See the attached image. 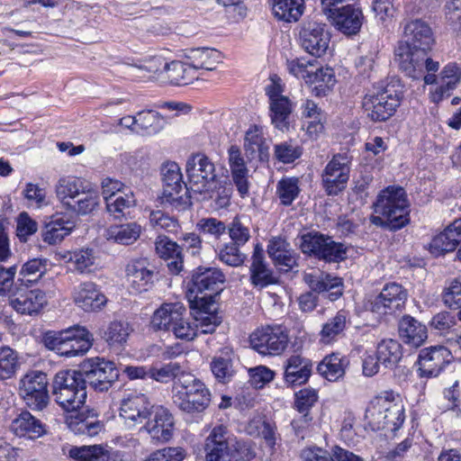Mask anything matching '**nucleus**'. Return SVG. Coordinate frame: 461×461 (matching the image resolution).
I'll list each match as a JSON object with an SVG mask.
<instances>
[{
	"label": "nucleus",
	"mask_w": 461,
	"mask_h": 461,
	"mask_svg": "<svg viewBox=\"0 0 461 461\" xmlns=\"http://www.w3.org/2000/svg\"><path fill=\"white\" fill-rule=\"evenodd\" d=\"M19 368V356L10 347L0 348V381L13 377Z\"/></svg>",
	"instance_id": "13d9d810"
},
{
	"label": "nucleus",
	"mask_w": 461,
	"mask_h": 461,
	"mask_svg": "<svg viewBox=\"0 0 461 461\" xmlns=\"http://www.w3.org/2000/svg\"><path fill=\"white\" fill-rule=\"evenodd\" d=\"M312 361L300 355L290 356L284 363L285 382L292 386L305 384L312 374Z\"/></svg>",
	"instance_id": "b1692460"
},
{
	"label": "nucleus",
	"mask_w": 461,
	"mask_h": 461,
	"mask_svg": "<svg viewBox=\"0 0 461 461\" xmlns=\"http://www.w3.org/2000/svg\"><path fill=\"white\" fill-rule=\"evenodd\" d=\"M352 158L348 153L335 154L321 173V185L328 195H337L348 184Z\"/></svg>",
	"instance_id": "9b49d317"
},
{
	"label": "nucleus",
	"mask_w": 461,
	"mask_h": 461,
	"mask_svg": "<svg viewBox=\"0 0 461 461\" xmlns=\"http://www.w3.org/2000/svg\"><path fill=\"white\" fill-rule=\"evenodd\" d=\"M52 395L65 411H76L86 402L87 393L84 378L78 370H60L52 381Z\"/></svg>",
	"instance_id": "20e7f679"
},
{
	"label": "nucleus",
	"mask_w": 461,
	"mask_h": 461,
	"mask_svg": "<svg viewBox=\"0 0 461 461\" xmlns=\"http://www.w3.org/2000/svg\"><path fill=\"white\" fill-rule=\"evenodd\" d=\"M211 370L214 377L222 384L228 383L233 376L232 362L227 357H214L211 362Z\"/></svg>",
	"instance_id": "338daca9"
},
{
	"label": "nucleus",
	"mask_w": 461,
	"mask_h": 461,
	"mask_svg": "<svg viewBox=\"0 0 461 461\" xmlns=\"http://www.w3.org/2000/svg\"><path fill=\"white\" fill-rule=\"evenodd\" d=\"M166 65H168V62L161 56H154L149 59H147L143 61H140L139 64L130 65L132 68L133 75L145 78L147 77V74L152 75L161 72H166Z\"/></svg>",
	"instance_id": "052dcab7"
},
{
	"label": "nucleus",
	"mask_w": 461,
	"mask_h": 461,
	"mask_svg": "<svg viewBox=\"0 0 461 461\" xmlns=\"http://www.w3.org/2000/svg\"><path fill=\"white\" fill-rule=\"evenodd\" d=\"M303 281L311 288V292L302 294L298 298L300 309L304 312H312L317 306L318 297L314 293L326 295L334 302L343 294V283L341 278L325 273H306Z\"/></svg>",
	"instance_id": "423d86ee"
},
{
	"label": "nucleus",
	"mask_w": 461,
	"mask_h": 461,
	"mask_svg": "<svg viewBox=\"0 0 461 461\" xmlns=\"http://www.w3.org/2000/svg\"><path fill=\"white\" fill-rule=\"evenodd\" d=\"M244 149L249 159L256 158L260 160L263 159L267 148L265 147V139L261 128L257 125L249 128L245 134Z\"/></svg>",
	"instance_id": "79ce46f5"
},
{
	"label": "nucleus",
	"mask_w": 461,
	"mask_h": 461,
	"mask_svg": "<svg viewBox=\"0 0 461 461\" xmlns=\"http://www.w3.org/2000/svg\"><path fill=\"white\" fill-rule=\"evenodd\" d=\"M298 179L295 177H284L276 185V194L285 206H289L300 193Z\"/></svg>",
	"instance_id": "e2e57ef3"
},
{
	"label": "nucleus",
	"mask_w": 461,
	"mask_h": 461,
	"mask_svg": "<svg viewBox=\"0 0 461 461\" xmlns=\"http://www.w3.org/2000/svg\"><path fill=\"white\" fill-rule=\"evenodd\" d=\"M384 411H386V404H384V395L376 397L366 408L365 419L373 430L386 429Z\"/></svg>",
	"instance_id": "5fc2aeb1"
},
{
	"label": "nucleus",
	"mask_w": 461,
	"mask_h": 461,
	"mask_svg": "<svg viewBox=\"0 0 461 461\" xmlns=\"http://www.w3.org/2000/svg\"><path fill=\"white\" fill-rule=\"evenodd\" d=\"M48 384L49 380L45 373L32 371L20 380L19 393L28 407L41 411L50 400Z\"/></svg>",
	"instance_id": "f8f14e48"
},
{
	"label": "nucleus",
	"mask_w": 461,
	"mask_h": 461,
	"mask_svg": "<svg viewBox=\"0 0 461 461\" xmlns=\"http://www.w3.org/2000/svg\"><path fill=\"white\" fill-rule=\"evenodd\" d=\"M141 230L137 222L114 225L107 230V239L119 244L131 245L140 238Z\"/></svg>",
	"instance_id": "37998d69"
},
{
	"label": "nucleus",
	"mask_w": 461,
	"mask_h": 461,
	"mask_svg": "<svg viewBox=\"0 0 461 461\" xmlns=\"http://www.w3.org/2000/svg\"><path fill=\"white\" fill-rule=\"evenodd\" d=\"M370 221L391 230H400L409 222V203L403 188L388 186L382 190L373 203Z\"/></svg>",
	"instance_id": "f03ea898"
},
{
	"label": "nucleus",
	"mask_w": 461,
	"mask_h": 461,
	"mask_svg": "<svg viewBox=\"0 0 461 461\" xmlns=\"http://www.w3.org/2000/svg\"><path fill=\"white\" fill-rule=\"evenodd\" d=\"M399 335L411 347H420L428 338L427 327L415 318L405 315L399 322Z\"/></svg>",
	"instance_id": "c85d7f7f"
},
{
	"label": "nucleus",
	"mask_w": 461,
	"mask_h": 461,
	"mask_svg": "<svg viewBox=\"0 0 461 461\" xmlns=\"http://www.w3.org/2000/svg\"><path fill=\"white\" fill-rule=\"evenodd\" d=\"M250 346L261 355H280L287 347L288 336L279 326H266L249 336Z\"/></svg>",
	"instance_id": "ddd939ff"
},
{
	"label": "nucleus",
	"mask_w": 461,
	"mask_h": 461,
	"mask_svg": "<svg viewBox=\"0 0 461 461\" xmlns=\"http://www.w3.org/2000/svg\"><path fill=\"white\" fill-rule=\"evenodd\" d=\"M181 374L185 373L182 372V366L176 362H170L161 366H151L149 368V378L163 384H167L171 380L175 382Z\"/></svg>",
	"instance_id": "680f3d73"
},
{
	"label": "nucleus",
	"mask_w": 461,
	"mask_h": 461,
	"mask_svg": "<svg viewBox=\"0 0 461 461\" xmlns=\"http://www.w3.org/2000/svg\"><path fill=\"white\" fill-rule=\"evenodd\" d=\"M190 193L212 198V187H217L214 164L204 155L195 154L186 162Z\"/></svg>",
	"instance_id": "1a4fd4ad"
},
{
	"label": "nucleus",
	"mask_w": 461,
	"mask_h": 461,
	"mask_svg": "<svg viewBox=\"0 0 461 461\" xmlns=\"http://www.w3.org/2000/svg\"><path fill=\"white\" fill-rule=\"evenodd\" d=\"M347 365L346 357H341L339 353H332L323 358L318 365L317 370L327 380L337 381L344 375Z\"/></svg>",
	"instance_id": "a19ab883"
},
{
	"label": "nucleus",
	"mask_w": 461,
	"mask_h": 461,
	"mask_svg": "<svg viewBox=\"0 0 461 461\" xmlns=\"http://www.w3.org/2000/svg\"><path fill=\"white\" fill-rule=\"evenodd\" d=\"M188 65L196 72L198 69L213 70L221 62V53L210 48H197L188 50L185 54Z\"/></svg>",
	"instance_id": "473e14b6"
},
{
	"label": "nucleus",
	"mask_w": 461,
	"mask_h": 461,
	"mask_svg": "<svg viewBox=\"0 0 461 461\" xmlns=\"http://www.w3.org/2000/svg\"><path fill=\"white\" fill-rule=\"evenodd\" d=\"M327 237L318 231H309L296 238V245L303 254L319 259L323 245L328 240Z\"/></svg>",
	"instance_id": "8fccbe9b"
},
{
	"label": "nucleus",
	"mask_w": 461,
	"mask_h": 461,
	"mask_svg": "<svg viewBox=\"0 0 461 461\" xmlns=\"http://www.w3.org/2000/svg\"><path fill=\"white\" fill-rule=\"evenodd\" d=\"M272 14L278 21L295 23L303 14L304 0H270Z\"/></svg>",
	"instance_id": "f704fd0d"
},
{
	"label": "nucleus",
	"mask_w": 461,
	"mask_h": 461,
	"mask_svg": "<svg viewBox=\"0 0 461 461\" xmlns=\"http://www.w3.org/2000/svg\"><path fill=\"white\" fill-rule=\"evenodd\" d=\"M47 304L46 294L38 288L29 289L21 286L10 299V305L18 313L33 315L41 312Z\"/></svg>",
	"instance_id": "aec40b11"
},
{
	"label": "nucleus",
	"mask_w": 461,
	"mask_h": 461,
	"mask_svg": "<svg viewBox=\"0 0 461 461\" xmlns=\"http://www.w3.org/2000/svg\"><path fill=\"white\" fill-rule=\"evenodd\" d=\"M270 117L276 128L285 131L289 127V118L293 111V104L288 97L275 99L269 103Z\"/></svg>",
	"instance_id": "49530a36"
},
{
	"label": "nucleus",
	"mask_w": 461,
	"mask_h": 461,
	"mask_svg": "<svg viewBox=\"0 0 461 461\" xmlns=\"http://www.w3.org/2000/svg\"><path fill=\"white\" fill-rule=\"evenodd\" d=\"M105 203L108 212L115 219H121L130 215L136 206V199L132 192L122 193L117 196L108 197Z\"/></svg>",
	"instance_id": "de8ad7c7"
},
{
	"label": "nucleus",
	"mask_w": 461,
	"mask_h": 461,
	"mask_svg": "<svg viewBox=\"0 0 461 461\" xmlns=\"http://www.w3.org/2000/svg\"><path fill=\"white\" fill-rule=\"evenodd\" d=\"M408 298L407 290L400 284H386L380 294L369 301L368 309L380 316L402 311Z\"/></svg>",
	"instance_id": "4468645a"
},
{
	"label": "nucleus",
	"mask_w": 461,
	"mask_h": 461,
	"mask_svg": "<svg viewBox=\"0 0 461 461\" xmlns=\"http://www.w3.org/2000/svg\"><path fill=\"white\" fill-rule=\"evenodd\" d=\"M155 407L147 395L130 393L121 402L120 416L126 426L132 428L150 418Z\"/></svg>",
	"instance_id": "dca6fc26"
},
{
	"label": "nucleus",
	"mask_w": 461,
	"mask_h": 461,
	"mask_svg": "<svg viewBox=\"0 0 461 461\" xmlns=\"http://www.w3.org/2000/svg\"><path fill=\"white\" fill-rule=\"evenodd\" d=\"M267 253L280 271L289 272L297 266L296 254L291 249L290 244L281 237H275L269 240Z\"/></svg>",
	"instance_id": "393cba45"
},
{
	"label": "nucleus",
	"mask_w": 461,
	"mask_h": 461,
	"mask_svg": "<svg viewBox=\"0 0 461 461\" xmlns=\"http://www.w3.org/2000/svg\"><path fill=\"white\" fill-rule=\"evenodd\" d=\"M155 249L159 258L167 261V267L173 274H179L184 267L181 247L166 236L158 237Z\"/></svg>",
	"instance_id": "cd10ccee"
},
{
	"label": "nucleus",
	"mask_w": 461,
	"mask_h": 461,
	"mask_svg": "<svg viewBox=\"0 0 461 461\" xmlns=\"http://www.w3.org/2000/svg\"><path fill=\"white\" fill-rule=\"evenodd\" d=\"M163 192L161 203L178 211L190 206V188L183 182L182 173L176 162H166L161 167Z\"/></svg>",
	"instance_id": "6e6552de"
},
{
	"label": "nucleus",
	"mask_w": 461,
	"mask_h": 461,
	"mask_svg": "<svg viewBox=\"0 0 461 461\" xmlns=\"http://www.w3.org/2000/svg\"><path fill=\"white\" fill-rule=\"evenodd\" d=\"M461 241V219L454 221L444 231L435 236L430 244L432 254L439 256L456 249Z\"/></svg>",
	"instance_id": "a878e982"
},
{
	"label": "nucleus",
	"mask_w": 461,
	"mask_h": 461,
	"mask_svg": "<svg viewBox=\"0 0 461 461\" xmlns=\"http://www.w3.org/2000/svg\"><path fill=\"white\" fill-rule=\"evenodd\" d=\"M442 302L449 309L461 308V276L452 279L444 288Z\"/></svg>",
	"instance_id": "774afa93"
},
{
	"label": "nucleus",
	"mask_w": 461,
	"mask_h": 461,
	"mask_svg": "<svg viewBox=\"0 0 461 461\" xmlns=\"http://www.w3.org/2000/svg\"><path fill=\"white\" fill-rule=\"evenodd\" d=\"M11 430L18 437L37 438L44 434L41 421L29 411H22L11 423Z\"/></svg>",
	"instance_id": "c9c22d12"
},
{
	"label": "nucleus",
	"mask_w": 461,
	"mask_h": 461,
	"mask_svg": "<svg viewBox=\"0 0 461 461\" xmlns=\"http://www.w3.org/2000/svg\"><path fill=\"white\" fill-rule=\"evenodd\" d=\"M71 336V357L86 354L93 345V334L85 327L75 325L68 328Z\"/></svg>",
	"instance_id": "864d4df0"
},
{
	"label": "nucleus",
	"mask_w": 461,
	"mask_h": 461,
	"mask_svg": "<svg viewBox=\"0 0 461 461\" xmlns=\"http://www.w3.org/2000/svg\"><path fill=\"white\" fill-rule=\"evenodd\" d=\"M450 351L443 346H434L420 351L418 365L420 377H436L449 363Z\"/></svg>",
	"instance_id": "a211bd4d"
},
{
	"label": "nucleus",
	"mask_w": 461,
	"mask_h": 461,
	"mask_svg": "<svg viewBox=\"0 0 461 461\" xmlns=\"http://www.w3.org/2000/svg\"><path fill=\"white\" fill-rule=\"evenodd\" d=\"M430 26L423 20L414 19L403 26V38L394 50L400 70L412 79H420L425 69L437 72L439 63L428 57L434 43Z\"/></svg>",
	"instance_id": "f257e3e1"
},
{
	"label": "nucleus",
	"mask_w": 461,
	"mask_h": 461,
	"mask_svg": "<svg viewBox=\"0 0 461 461\" xmlns=\"http://www.w3.org/2000/svg\"><path fill=\"white\" fill-rule=\"evenodd\" d=\"M76 227L75 221L65 215H55L47 222L42 230L43 240L54 245L61 242Z\"/></svg>",
	"instance_id": "c756f323"
},
{
	"label": "nucleus",
	"mask_w": 461,
	"mask_h": 461,
	"mask_svg": "<svg viewBox=\"0 0 461 461\" xmlns=\"http://www.w3.org/2000/svg\"><path fill=\"white\" fill-rule=\"evenodd\" d=\"M235 437L223 425L215 426L205 438L206 461H231Z\"/></svg>",
	"instance_id": "2eb2a0df"
},
{
	"label": "nucleus",
	"mask_w": 461,
	"mask_h": 461,
	"mask_svg": "<svg viewBox=\"0 0 461 461\" xmlns=\"http://www.w3.org/2000/svg\"><path fill=\"white\" fill-rule=\"evenodd\" d=\"M74 303L85 312L100 310L106 303L105 295L93 282H84L76 286L72 293Z\"/></svg>",
	"instance_id": "4be33fe9"
},
{
	"label": "nucleus",
	"mask_w": 461,
	"mask_h": 461,
	"mask_svg": "<svg viewBox=\"0 0 461 461\" xmlns=\"http://www.w3.org/2000/svg\"><path fill=\"white\" fill-rule=\"evenodd\" d=\"M166 73L168 80L177 86H186L198 78V75L192 66L188 65V60H173L166 65Z\"/></svg>",
	"instance_id": "ea45409f"
},
{
	"label": "nucleus",
	"mask_w": 461,
	"mask_h": 461,
	"mask_svg": "<svg viewBox=\"0 0 461 461\" xmlns=\"http://www.w3.org/2000/svg\"><path fill=\"white\" fill-rule=\"evenodd\" d=\"M47 271V259L33 258L24 263L19 272L17 282L21 286L29 287L37 283Z\"/></svg>",
	"instance_id": "c03bdc74"
},
{
	"label": "nucleus",
	"mask_w": 461,
	"mask_h": 461,
	"mask_svg": "<svg viewBox=\"0 0 461 461\" xmlns=\"http://www.w3.org/2000/svg\"><path fill=\"white\" fill-rule=\"evenodd\" d=\"M71 332L68 328L59 331H46L42 337V343L48 349L55 351L58 355L71 357Z\"/></svg>",
	"instance_id": "e433bc0d"
},
{
	"label": "nucleus",
	"mask_w": 461,
	"mask_h": 461,
	"mask_svg": "<svg viewBox=\"0 0 461 461\" xmlns=\"http://www.w3.org/2000/svg\"><path fill=\"white\" fill-rule=\"evenodd\" d=\"M384 404H386V411H384L385 428L386 430L394 432L398 430L404 422V408L399 399H395L393 393H384ZM399 398V396H397Z\"/></svg>",
	"instance_id": "4c0bfd02"
},
{
	"label": "nucleus",
	"mask_w": 461,
	"mask_h": 461,
	"mask_svg": "<svg viewBox=\"0 0 461 461\" xmlns=\"http://www.w3.org/2000/svg\"><path fill=\"white\" fill-rule=\"evenodd\" d=\"M224 283L225 275L220 268L198 267L188 287L190 307L205 311L207 304H211L214 296L222 291Z\"/></svg>",
	"instance_id": "39448f33"
},
{
	"label": "nucleus",
	"mask_w": 461,
	"mask_h": 461,
	"mask_svg": "<svg viewBox=\"0 0 461 461\" xmlns=\"http://www.w3.org/2000/svg\"><path fill=\"white\" fill-rule=\"evenodd\" d=\"M249 426L257 429L258 434L264 440L265 447H267L270 454L274 455L281 441L276 424L270 420L258 418L253 420Z\"/></svg>",
	"instance_id": "a18cd8bd"
},
{
	"label": "nucleus",
	"mask_w": 461,
	"mask_h": 461,
	"mask_svg": "<svg viewBox=\"0 0 461 461\" xmlns=\"http://www.w3.org/2000/svg\"><path fill=\"white\" fill-rule=\"evenodd\" d=\"M230 241L244 246L251 238L250 229L244 216L236 215L227 225Z\"/></svg>",
	"instance_id": "bf43d9fd"
},
{
	"label": "nucleus",
	"mask_w": 461,
	"mask_h": 461,
	"mask_svg": "<svg viewBox=\"0 0 461 461\" xmlns=\"http://www.w3.org/2000/svg\"><path fill=\"white\" fill-rule=\"evenodd\" d=\"M441 85L431 94V100L434 103H439L445 96L449 95V92L455 89L461 80V66L451 62L447 64L440 74Z\"/></svg>",
	"instance_id": "72a5a7b5"
},
{
	"label": "nucleus",
	"mask_w": 461,
	"mask_h": 461,
	"mask_svg": "<svg viewBox=\"0 0 461 461\" xmlns=\"http://www.w3.org/2000/svg\"><path fill=\"white\" fill-rule=\"evenodd\" d=\"M242 246L233 242L224 243L218 251L219 259L227 266L237 267L241 266L246 255L240 251Z\"/></svg>",
	"instance_id": "0e129e2a"
},
{
	"label": "nucleus",
	"mask_w": 461,
	"mask_h": 461,
	"mask_svg": "<svg viewBox=\"0 0 461 461\" xmlns=\"http://www.w3.org/2000/svg\"><path fill=\"white\" fill-rule=\"evenodd\" d=\"M131 331L128 322L114 321L109 324L103 338L111 347H121L126 343Z\"/></svg>",
	"instance_id": "4d7b16f0"
},
{
	"label": "nucleus",
	"mask_w": 461,
	"mask_h": 461,
	"mask_svg": "<svg viewBox=\"0 0 461 461\" xmlns=\"http://www.w3.org/2000/svg\"><path fill=\"white\" fill-rule=\"evenodd\" d=\"M153 417L149 418L143 428L150 437L158 442H167L173 436L174 418L169 411L163 406H156Z\"/></svg>",
	"instance_id": "412c9836"
},
{
	"label": "nucleus",
	"mask_w": 461,
	"mask_h": 461,
	"mask_svg": "<svg viewBox=\"0 0 461 461\" xmlns=\"http://www.w3.org/2000/svg\"><path fill=\"white\" fill-rule=\"evenodd\" d=\"M250 283L255 287L264 288L277 283L273 271L265 261L264 249L260 244H256L249 267Z\"/></svg>",
	"instance_id": "5701e85b"
},
{
	"label": "nucleus",
	"mask_w": 461,
	"mask_h": 461,
	"mask_svg": "<svg viewBox=\"0 0 461 461\" xmlns=\"http://www.w3.org/2000/svg\"><path fill=\"white\" fill-rule=\"evenodd\" d=\"M162 122L163 118L158 112L151 110L139 112L135 133L142 136L157 134L163 128Z\"/></svg>",
	"instance_id": "09e8293b"
},
{
	"label": "nucleus",
	"mask_w": 461,
	"mask_h": 461,
	"mask_svg": "<svg viewBox=\"0 0 461 461\" xmlns=\"http://www.w3.org/2000/svg\"><path fill=\"white\" fill-rule=\"evenodd\" d=\"M72 211L77 214L86 215L93 212L100 203V196L97 191L85 188L73 204L67 203Z\"/></svg>",
	"instance_id": "6e6d98bb"
},
{
	"label": "nucleus",
	"mask_w": 461,
	"mask_h": 461,
	"mask_svg": "<svg viewBox=\"0 0 461 461\" xmlns=\"http://www.w3.org/2000/svg\"><path fill=\"white\" fill-rule=\"evenodd\" d=\"M172 402L186 413L203 411L211 402V393L205 384L194 375L181 374L173 383Z\"/></svg>",
	"instance_id": "7ed1b4c3"
},
{
	"label": "nucleus",
	"mask_w": 461,
	"mask_h": 461,
	"mask_svg": "<svg viewBox=\"0 0 461 461\" xmlns=\"http://www.w3.org/2000/svg\"><path fill=\"white\" fill-rule=\"evenodd\" d=\"M402 94L399 86L388 84L376 92L370 91L366 94L362 107L372 121L384 122L393 115L400 105Z\"/></svg>",
	"instance_id": "0eeeda50"
},
{
	"label": "nucleus",
	"mask_w": 461,
	"mask_h": 461,
	"mask_svg": "<svg viewBox=\"0 0 461 461\" xmlns=\"http://www.w3.org/2000/svg\"><path fill=\"white\" fill-rule=\"evenodd\" d=\"M347 314L344 311H339L330 319L322 327L321 331V340L329 343L331 339L340 334L346 328Z\"/></svg>",
	"instance_id": "69168bd1"
},
{
	"label": "nucleus",
	"mask_w": 461,
	"mask_h": 461,
	"mask_svg": "<svg viewBox=\"0 0 461 461\" xmlns=\"http://www.w3.org/2000/svg\"><path fill=\"white\" fill-rule=\"evenodd\" d=\"M155 269L147 258L131 260L126 267V273L132 289L137 293L149 291L158 279Z\"/></svg>",
	"instance_id": "6ab92c4d"
},
{
	"label": "nucleus",
	"mask_w": 461,
	"mask_h": 461,
	"mask_svg": "<svg viewBox=\"0 0 461 461\" xmlns=\"http://www.w3.org/2000/svg\"><path fill=\"white\" fill-rule=\"evenodd\" d=\"M85 188L86 186L82 179L73 176H67L59 179L55 191L59 199L66 203L67 199L76 200Z\"/></svg>",
	"instance_id": "603ef678"
},
{
	"label": "nucleus",
	"mask_w": 461,
	"mask_h": 461,
	"mask_svg": "<svg viewBox=\"0 0 461 461\" xmlns=\"http://www.w3.org/2000/svg\"><path fill=\"white\" fill-rule=\"evenodd\" d=\"M303 461H365L361 456L339 446L332 448V456L320 447L305 448L301 453Z\"/></svg>",
	"instance_id": "2f4dec72"
},
{
	"label": "nucleus",
	"mask_w": 461,
	"mask_h": 461,
	"mask_svg": "<svg viewBox=\"0 0 461 461\" xmlns=\"http://www.w3.org/2000/svg\"><path fill=\"white\" fill-rule=\"evenodd\" d=\"M330 40L325 24L317 22L304 23L300 31L302 47L314 57H321L326 53Z\"/></svg>",
	"instance_id": "f3484780"
},
{
	"label": "nucleus",
	"mask_w": 461,
	"mask_h": 461,
	"mask_svg": "<svg viewBox=\"0 0 461 461\" xmlns=\"http://www.w3.org/2000/svg\"><path fill=\"white\" fill-rule=\"evenodd\" d=\"M302 116L309 119L306 126L307 134L316 138L323 131L321 111L312 100L306 99L301 106Z\"/></svg>",
	"instance_id": "3c124183"
},
{
	"label": "nucleus",
	"mask_w": 461,
	"mask_h": 461,
	"mask_svg": "<svg viewBox=\"0 0 461 461\" xmlns=\"http://www.w3.org/2000/svg\"><path fill=\"white\" fill-rule=\"evenodd\" d=\"M78 371L85 384L97 392L108 391L119 377L115 364L98 357L85 359Z\"/></svg>",
	"instance_id": "9d476101"
},
{
	"label": "nucleus",
	"mask_w": 461,
	"mask_h": 461,
	"mask_svg": "<svg viewBox=\"0 0 461 461\" xmlns=\"http://www.w3.org/2000/svg\"><path fill=\"white\" fill-rule=\"evenodd\" d=\"M184 315H186V309L182 303H163L153 313L151 325L155 330L171 331Z\"/></svg>",
	"instance_id": "bb28decb"
},
{
	"label": "nucleus",
	"mask_w": 461,
	"mask_h": 461,
	"mask_svg": "<svg viewBox=\"0 0 461 461\" xmlns=\"http://www.w3.org/2000/svg\"><path fill=\"white\" fill-rule=\"evenodd\" d=\"M375 354L383 366L388 369H393L402 359V345L396 339H383L377 344Z\"/></svg>",
	"instance_id": "58836bf2"
},
{
	"label": "nucleus",
	"mask_w": 461,
	"mask_h": 461,
	"mask_svg": "<svg viewBox=\"0 0 461 461\" xmlns=\"http://www.w3.org/2000/svg\"><path fill=\"white\" fill-rule=\"evenodd\" d=\"M121 456L120 451L103 445L74 447L69 450V456L77 461H110Z\"/></svg>",
	"instance_id": "7c9ffc66"
}]
</instances>
